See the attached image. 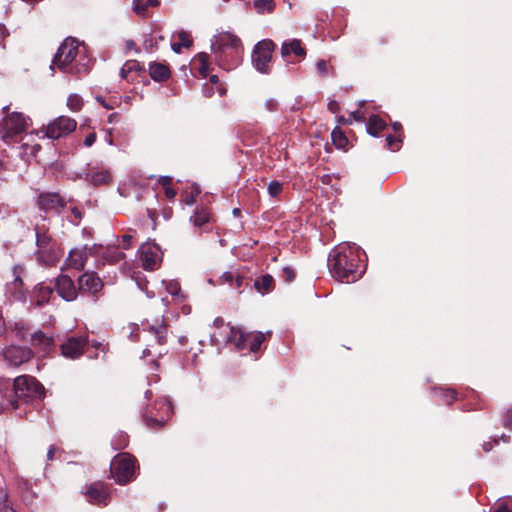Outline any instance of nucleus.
Wrapping results in <instances>:
<instances>
[{"mask_svg":"<svg viewBox=\"0 0 512 512\" xmlns=\"http://www.w3.org/2000/svg\"><path fill=\"white\" fill-rule=\"evenodd\" d=\"M78 283L79 290L87 291L92 294L98 293L103 287L101 279L93 272L81 275L78 279Z\"/></svg>","mask_w":512,"mask_h":512,"instance_id":"a211bd4d","label":"nucleus"},{"mask_svg":"<svg viewBox=\"0 0 512 512\" xmlns=\"http://www.w3.org/2000/svg\"><path fill=\"white\" fill-rule=\"evenodd\" d=\"M212 51L215 53L217 60L224 62V53L231 50V53L238 57L242 50V42L238 36L229 32L222 31L215 35L211 42Z\"/></svg>","mask_w":512,"mask_h":512,"instance_id":"20e7f679","label":"nucleus"},{"mask_svg":"<svg viewBox=\"0 0 512 512\" xmlns=\"http://www.w3.org/2000/svg\"><path fill=\"white\" fill-rule=\"evenodd\" d=\"M4 360L11 366H19L32 357L31 350L25 347L9 346L2 350Z\"/></svg>","mask_w":512,"mask_h":512,"instance_id":"f8f14e48","label":"nucleus"},{"mask_svg":"<svg viewBox=\"0 0 512 512\" xmlns=\"http://www.w3.org/2000/svg\"><path fill=\"white\" fill-rule=\"evenodd\" d=\"M219 283L228 284L231 288L238 290L239 293H242L243 289L249 284L242 269H234L222 273Z\"/></svg>","mask_w":512,"mask_h":512,"instance_id":"4468645a","label":"nucleus"},{"mask_svg":"<svg viewBox=\"0 0 512 512\" xmlns=\"http://www.w3.org/2000/svg\"><path fill=\"white\" fill-rule=\"evenodd\" d=\"M386 127V123L378 115H372L367 123V132L372 136H377L380 131Z\"/></svg>","mask_w":512,"mask_h":512,"instance_id":"bb28decb","label":"nucleus"},{"mask_svg":"<svg viewBox=\"0 0 512 512\" xmlns=\"http://www.w3.org/2000/svg\"><path fill=\"white\" fill-rule=\"evenodd\" d=\"M159 5L158 0H147L143 2V0H133V10L139 16H146V11L148 7H157Z\"/></svg>","mask_w":512,"mask_h":512,"instance_id":"cd10ccee","label":"nucleus"},{"mask_svg":"<svg viewBox=\"0 0 512 512\" xmlns=\"http://www.w3.org/2000/svg\"><path fill=\"white\" fill-rule=\"evenodd\" d=\"M504 425L506 427H511L512 426V410H508L506 415H505V418H504Z\"/></svg>","mask_w":512,"mask_h":512,"instance_id":"8fccbe9b","label":"nucleus"},{"mask_svg":"<svg viewBox=\"0 0 512 512\" xmlns=\"http://www.w3.org/2000/svg\"><path fill=\"white\" fill-rule=\"evenodd\" d=\"M170 182H171V178H170V177H163V178L161 179V183H162L164 186H166V185L170 184Z\"/></svg>","mask_w":512,"mask_h":512,"instance_id":"338daca9","label":"nucleus"},{"mask_svg":"<svg viewBox=\"0 0 512 512\" xmlns=\"http://www.w3.org/2000/svg\"><path fill=\"white\" fill-rule=\"evenodd\" d=\"M38 206L45 213H59L64 206L63 200L56 193H43L38 197Z\"/></svg>","mask_w":512,"mask_h":512,"instance_id":"f3484780","label":"nucleus"},{"mask_svg":"<svg viewBox=\"0 0 512 512\" xmlns=\"http://www.w3.org/2000/svg\"><path fill=\"white\" fill-rule=\"evenodd\" d=\"M134 280L136 282V284L138 285V287L144 291L148 297H153L154 294L153 293H150L149 290H148V282L145 280V278L140 275V273L138 274H135L134 275Z\"/></svg>","mask_w":512,"mask_h":512,"instance_id":"c9c22d12","label":"nucleus"},{"mask_svg":"<svg viewBox=\"0 0 512 512\" xmlns=\"http://www.w3.org/2000/svg\"><path fill=\"white\" fill-rule=\"evenodd\" d=\"M43 395V386L31 376H19L12 383L0 378V414L18 408V401Z\"/></svg>","mask_w":512,"mask_h":512,"instance_id":"f03ea898","label":"nucleus"},{"mask_svg":"<svg viewBox=\"0 0 512 512\" xmlns=\"http://www.w3.org/2000/svg\"><path fill=\"white\" fill-rule=\"evenodd\" d=\"M331 138H332L333 144L337 148H344L348 143L347 137L344 135V133L338 127H335L333 129V131L331 133Z\"/></svg>","mask_w":512,"mask_h":512,"instance_id":"2f4dec72","label":"nucleus"},{"mask_svg":"<svg viewBox=\"0 0 512 512\" xmlns=\"http://www.w3.org/2000/svg\"><path fill=\"white\" fill-rule=\"evenodd\" d=\"M439 396L445 403L450 404L456 399V392L451 389H440Z\"/></svg>","mask_w":512,"mask_h":512,"instance_id":"e433bc0d","label":"nucleus"},{"mask_svg":"<svg viewBox=\"0 0 512 512\" xmlns=\"http://www.w3.org/2000/svg\"><path fill=\"white\" fill-rule=\"evenodd\" d=\"M163 405L166 407L168 412L172 410V405L169 400H164Z\"/></svg>","mask_w":512,"mask_h":512,"instance_id":"69168bd1","label":"nucleus"},{"mask_svg":"<svg viewBox=\"0 0 512 512\" xmlns=\"http://www.w3.org/2000/svg\"><path fill=\"white\" fill-rule=\"evenodd\" d=\"M291 54L299 58H304L306 55L305 49L302 47V43L298 39L287 40L282 43L281 56L284 60L289 61Z\"/></svg>","mask_w":512,"mask_h":512,"instance_id":"6ab92c4d","label":"nucleus"},{"mask_svg":"<svg viewBox=\"0 0 512 512\" xmlns=\"http://www.w3.org/2000/svg\"><path fill=\"white\" fill-rule=\"evenodd\" d=\"M7 295H10V298L15 301L24 302L26 300V292L23 288L14 287L11 291L6 290Z\"/></svg>","mask_w":512,"mask_h":512,"instance_id":"f704fd0d","label":"nucleus"},{"mask_svg":"<svg viewBox=\"0 0 512 512\" xmlns=\"http://www.w3.org/2000/svg\"><path fill=\"white\" fill-rule=\"evenodd\" d=\"M96 138H97V136H96V134H95V133H90V134H88V135L85 137V139H84V145H85L86 147H90V146H92V145L95 143Z\"/></svg>","mask_w":512,"mask_h":512,"instance_id":"de8ad7c7","label":"nucleus"},{"mask_svg":"<svg viewBox=\"0 0 512 512\" xmlns=\"http://www.w3.org/2000/svg\"><path fill=\"white\" fill-rule=\"evenodd\" d=\"M96 100L101 103V105L106 108V109H112L113 106L112 105H109L102 97L98 96L96 97Z\"/></svg>","mask_w":512,"mask_h":512,"instance_id":"4d7b16f0","label":"nucleus"},{"mask_svg":"<svg viewBox=\"0 0 512 512\" xmlns=\"http://www.w3.org/2000/svg\"><path fill=\"white\" fill-rule=\"evenodd\" d=\"M284 273L289 281H292L295 278L294 271L289 267L284 268Z\"/></svg>","mask_w":512,"mask_h":512,"instance_id":"3c124183","label":"nucleus"},{"mask_svg":"<svg viewBox=\"0 0 512 512\" xmlns=\"http://www.w3.org/2000/svg\"><path fill=\"white\" fill-rule=\"evenodd\" d=\"M78 53V42L74 38H66L58 48L50 68L53 70L54 67H57L62 71H66L69 65L75 60Z\"/></svg>","mask_w":512,"mask_h":512,"instance_id":"6e6552de","label":"nucleus"},{"mask_svg":"<svg viewBox=\"0 0 512 512\" xmlns=\"http://www.w3.org/2000/svg\"><path fill=\"white\" fill-rule=\"evenodd\" d=\"M360 255V248L354 244L344 243L335 247L328 257L331 275L340 282L358 280L362 275L359 271Z\"/></svg>","mask_w":512,"mask_h":512,"instance_id":"f257e3e1","label":"nucleus"},{"mask_svg":"<svg viewBox=\"0 0 512 512\" xmlns=\"http://www.w3.org/2000/svg\"><path fill=\"white\" fill-rule=\"evenodd\" d=\"M182 47H184L181 43L177 42V43H173L171 45V48L172 50L175 52V53H180L181 50H182Z\"/></svg>","mask_w":512,"mask_h":512,"instance_id":"13d9d810","label":"nucleus"},{"mask_svg":"<svg viewBox=\"0 0 512 512\" xmlns=\"http://www.w3.org/2000/svg\"><path fill=\"white\" fill-rule=\"evenodd\" d=\"M125 48L127 51L134 50L136 48V44L133 40H127L125 42Z\"/></svg>","mask_w":512,"mask_h":512,"instance_id":"6e6d98bb","label":"nucleus"},{"mask_svg":"<svg viewBox=\"0 0 512 512\" xmlns=\"http://www.w3.org/2000/svg\"><path fill=\"white\" fill-rule=\"evenodd\" d=\"M87 261V252L85 249H72L66 259L68 267L75 270H83Z\"/></svg>","mask_w":512,"mask_h":512,"instance_id":"aec40b11","label":"nucleus"},{"mask_svg":"<svg viewBox=\"0 0 512 512\" xmlns=\"http://www.w3.org/2000/svg\"><path fill=\"white\" fill-rule=\"evenodd\" d=\"M254 287L261 294L268 293L274 287V279L271 275L266 274L255 280Z\"/></svg>","mask_w":512,"mask_h":512,"instance_id":"a878e982","label":"nucleus"},{"mask_svg":"<svg viewBox=\"0 0 512 512\" xmlns=\"http://www.w3.org/2000/svg\"><path fill=\"white\" fill-rule=\"evenodd\" d=\"M264 105L268 111H275L277 109V101L273 98L267 99Z\"/></svg>","mask_w":512,"mask_h":512,"instance_id":"49530a36","label":"nucleus"},{"mask_svg":"<svg viewBox=\"0 0 512 512\" xmlns=\"http://www.w3.org/2000/svg\"><path fill=\"white\" fill-rule=\"evenodd\" d=\"M316 68L320 76H325L328 73V66L325 60H319L316 63Z\"/></svg>","mask_w":512,"mask_h":512,"instance_id":"79ce46f5","label":"nucleus"},{"mask_svg":"<svg viewBox=\"0 0 512 512\" xmlns=\"http://www.w3.org/2000/svg\"><path fill=\"white\" fill-rule=\"evenodd\" d=\"M483 449H484V451H485V452H489V451L492 449V444H491V442H485V443L483 444Z\"/></svg>","mask_w":512,"mask_h":512,"instance_id":"0e129e2a","label":"nucleus"},{"mask_svg":"<svg viewBox=\"0 0 512 512\" xmlns=\"http://www.w3.org/2000/svg\"><path fill=\"white\" fill-rule=\"evenodd\" d=\"M339 106H338V103L336 101H330L328 103V109L331 111V112H336L338 110Z\"/></svg>","mask_w":512,"mask_h":512,"instance_id":"5fc2aeb1","label":"nucleus"},{"mask_svg":"<svg viewBox=\"0 0 512 512\" xmlns=\"http://www.w3.org/2000/svg\"><path fill=\"white\" fill-rule=\"evenodd\" d=\"M495 512H512L510 511L507 506H501L499 509H497Z\"/></svg>","mask_w":512,"mask_h":512,"instance_id":"774afa93","label":"nucleus"},{"mask_svg":"<svg viewBox=\"0 0 512 512\" xmlns=\"http://www.w3.org/2000/svg\"><path fill=\"white\" fill-rule=\"evenodd\" d=\"M338 122L340 124H351L352 123V119L351 118L345 119L344 117H341V118H339Z\"/></svg>","mask_w":512,"mask_h":512,"instance_id":"e2e57ef3","label":"nucleus"},{"mask_svg":"<svg viewBox=\"0 0 512 512\" xmlns=\"http://www.w3.org/2000/svg\"><path fill=\"white\" fill-rule=\"evenodd\" d=\"M149 74L155 81H164L170 77L168 66L162 63H151L149 65Z\"/></svg>","mask_w":512,"mask_h":512,"instance_id":"5701e85b","label":"nucleus"},{"mask_svg":"<svg viewBox=\"0 0 512 512\" xmlns=\"http://www.w3.org/2000/svg\"><path fill=\"white\" fill-rule=\"evenodd\" d=\"M32 344L38 346L43 352H48L53 346V339L42 332H36L32 336Z\"/></svg>","mask_w":512,"mask_h":512,"instance_id":"393cba45","label":"nucleus"},{"mask_svg":"<svg viewBox=\"0 0 512 512\" xmlns=\"http://www.w3.org/2000/svg\"><path fill=\"white\" fill-rule=\"evenodd\" d=\"M140 260L145 270L153 271L160 266L162 251L156 244L146 243L140 249Z\"/></svg>","mask_w":512,"mask_h":512,"instance_id":"9b49d317","label":"nucleus"},{"mask_svg":"<svg viewBox=\"0 0 512 512\" xmlns=\"http://www.w3.org/2000/svg\"><path fill=\"white\" fill-rule=\"evenodd\" d=\"M56 450H57V448L54 445L49 447V449L47 451V458H48V460H53L54 454H55Z\"/></svg>","mask_w":512,"mask_h":512,"instance_id":"864d4df0","label":"nucleus"},{"mask_svg":"<svg viewBox=\"0 0 512 512\" xmlns=\"http://www.w3.org/2000/svg\"><path fill=\"white\" fill-rule=\"evenodd\" d=\"M36 299L34 301V304L37 306V307H41L42 305H44L45 303L48 302L50 296L52 295L53 293V288L49 285H45V284H39L37 287H36Z\"/></svg>","mask_w":512,"mask_h":512,"instance_id":"b1692460","label":"nucleus"},{"mask_svg":"<svg viewBox=\"0 0 512 512\" xmlns=\"http://www.w3.org/2000/svg\"><path fill=\"white\" fill-rule=\"evenodd\" d=\"M85 495L90 503L103 506L108 504L110 497L107 486L102 482H94L87 486Z\"/></svg>","mask_w":512,"mask_h":512,"instance_id":"ddd939ff","label":"nucleus"},{"mask_svg":"<svg viewBox=\"0 0 512 512\" xmlns=\"http://www.w3.org/2000/svg\"><path fill=\"white\" fill-rule=\"evenodd\" d=\"M129 338L132 341H140L142 338L147 339L153 337L159 346L166 343L167 329L163 324L149 326L148 329L142 330L136 324L129 325Z\"/></svg>","mask_w":512,"mask_h":512,"instance_id":"1a4fd4ad","label":"nucleus"},{"mask_svg":"<svg viewBox=\"0 0 512 512\" xmlns=\"http://www.w3.org/2000/svg\"><path fill=\"white\" fill-rule=\"evenodd\" d=\"M77 127V122L68 116H59L50 122L45 128L47 138L57 140L72 133Z\"/></svg>","mask_w":512,"mask_h":512,"instance_id":"9d476101","label":"nucleus"},{"mask_svg":"<svg viewBox=\"0 0 512 512\" xmlns=\"http://www.w3.org/2000/svg\"><path fill=\"white\" fill-rule=\"evenodd\" d=\"M253 6L259 14L271 13L275 7L273 0H254Z\"/></svg>","mask_w":512,"mask_h":512,"instance_id":"c756f323","label":"nucleus"},{"mask_svg":"<svg viewBox=\"0 0 512 512\" xmlns=\"http://www.w3.org/2000/svg\"><path fill=\"white\" fill-rule=\"evenodd\" d=\"M24 269L22 266H14L13 268V274H14V280L7 284L6 290L11 291L12 288L18 287L23 288V281L21 279V274L23 273Z\"/></svg>","mask_w":512,"mask_h":512,"instance_id":"7c9ffc66","label":"nucleus"},{"mask_svg":"<svg viewBox=\"0 0 512 512\" xmlns=\"http://www.w3.org/2000/svg\"><path fill=\"white\" fill-rule=\"evenodd\" d=\"M211 215L207 209L197 210L191 217L190 221L195 227H202L204 224L210 222Z\"/></svg>","mask_w":512,"mask_h":512,"instance_id":"c85d7f7f","label":"nucleus"},{"mask_svg":"<svg viewBox=\"0 0 512 512\" xmlns=\"http://www.w3.org/2000/svg\"><path fill=\"white\" fill-rule=\"evenodd\" d=\"M387 147L393 151L398 150L400 148L401 139L388 135L386 137Z\"/></svg>","mask_w":512,"mask_h":512,"instance_id":"58836bf2","label":"nucleus"},{"mask_svg":"<svg viewBox=\"0 0 512 512\" xmlns=\"http://www.w3.org/2000/svg\"><path fill=\"white\" fill-rule=\"evenodd\" d=\"M136 459L127 453L119 454L111 461V474L120 485H125L136 477Z\"/></svg>","mask_w":512,"mask_h":512,"instance_id":"7ed1b4c3","label":"nucleus"},{"mask_svg":"<svg viewBox=\"0 0 512 512\" xmlns=\"http://www.w3.org/2000/svg\"><path fill=\"white\" fill-rule=\"evenodd\" d=\"M22 148L26 155L36 156L37 152L40 149V145L36 144V145L30 146V145H28V143H23Z\"/></svg>","mask_w":512,"mask_h":512,"instance_id":"ea45409f","label":"nucleus"},{"mask_svg":"<svg viewBox=\"0 0 512 512\" xmlns=\"http://www.w3.org/2000/svg\"><path fill=\"white\" fill-rule=\"evenodd\" d=\"M55 289L58 295L65 301H73L77 298L78 289L73 280L67 275H59L57 277Z\"/></svg>","mask_w":512,"mask_h":512,"instance_id":"dca6fc26","label":"nucleus"},{"mask_svg":"<svg viewBox=\"0 0 512 512\" xmlns=\"http://www.w3.org/2000/svg\"><path fill=\"white\" fill-rule=\"evenodd\" d=\"M274 49L275 44L270 39L261 40L254 46L251 61L258 72L263 74L270 72V63Z\"/></svg>","mask_w":512,"mask_h":512,"instance_id":"0eeeda50","label":"nucleus"},{"mask_svg":"<svg viewBox=\"0 0 512 512\" xmlns=\"http://www.w3.org/2000/svg\"><path fill=\"white\" fill-rule=\"evenodd\" d=\"M120 119V115L118 113H112L108 116V122L113 124L117 123Z\"/></svg>","mask_w":512,"mask_h":512,"instance_id":"603ef678","label":"nucleus"},{"mask_svg":"<svg viewBox=\"0 0 512 512\" xmlns=\"http://www.w3.org/2000/svg\"><path fill=\"white\" fill-rule=\"evenodd\" d=\"M165 194L168 198H174L175 195H176V192L174 189L170 188V187H167L166 190H165Z\"/></svg>","mask_w":512,"mask_h":512,"instance_id":"052dcab7","label":"nucleus"},{"mask_svg":"<svg viewBox=\"0 0 512 512\" xmlns=\"http://www.w3.org/2000/svg\"><path fill=\"white\" fill-rule=\"evenodd\" d=\"M166 290L171 296H173L177 299L183 298L180 284L177 281H174V280L169 281L166 284Z\"/></svg>","mask_w":512,"mask_h":512,"instance_id":"72a5a7b5","label":"nucleus"},{"mask_svg":"<svg viewBox=\"0 0 512 512\" xmlns=\"http://www.w3.org/2000/svg\"><path fill=\"white\" fill-rule=\"evenodd\" d=\"M229 341L238 351L250 350L257 352L265 341L266 335L262 332H244L239 328H231Z\"/></svg>","mask_w":512,"mask_h":512,"instance_id":"39448f33","label":"nucleus"},{"mask_svg":"<svg viewBox=\"0 0 512 512\" xmlns=\"http://www.w3.org/2000/svg\"><path fill=\"white\" fill-rule=\"evenodd\" d=\"M67 106L73 112H78L82 109L83 99L78 94H71L67 98Z\"/></svg>","mask_w":512,"mask_h":512,"instance_id":"473e14b6","label":"nucleus"},{"mask_svg":"<svg viewBox=\"0 0 512 512\" xmlns=\"http://www.w3.org/2000/svg\"><path fill=\"white\" fill-rule=\"evenodd\" d=\"M150 347L153 348L154 346L149 344L148 347H146L144 350H143V357H146V356H149V355H152L153 353L151 352L150 350Z\"/></svg>","mask_w":512,"mask_h":512,"instance_id":"680f3d73","label":"nucleus"},{"mask_svg":"<svg viewBox=\"0 0 512 512\" xmlns=\"http://www.w3.org/2000/svg\"><path fill=\"white\" fill-rule=\"evenodd\" d=\"M86 179L95 186L107 184L112 180V176L107 169H91L86 174Z\"/></svg>","mask_w":512,"mask_h":512,"instance_id":"412c9836","label":"nucleus"},{"mask_svg":"<svg viewBox=\"0 0 512 512\" xmlns=\"http://www.w3.org/2000/svg\"><path fill=\"white\" fill-rule=\"evenodd\" d=\"M36 236H37V239H36L37 245L41 248L46 247L50 238L46 234H41L39 232H37Z\"/></svg>","mask_w":512,"mask_h":512,"instance_id":"c03bdc74","label":"nucleus"},{"mask_svg":"<svg viewBox=\"0 0 512 512\" xmlns=\"http://www.w3.org/2000/svg\"><path fill=\"white\" fill-rule=\"evenodd\" d=\"M179 43H181L184 47L189 48L192 45V40L190 36L185 31H182L178 34Z\"/></svg>","mask_w":512,"mask_h":512,"instance_id":"a19ab883","label":"nucleus"},{"mask_svg":"<svg viewBox=\"0 0 512 512\" xmlns=\"http://www.w3.org/2000/svg\"><path fill=\"white\" fill-rule=\"evenodd\" d=\"M0 512H16L12 507H10L8 504L4 503L0 507Z\"/></svg>","mask_w":512,"mask_h":512,"instance_id":"bf43d9fd","label":"nucleus"},{"mask_svg":"<svg viewBox=\"0 0 512 512\" xmlns=\"http://www.w3.org/2000/svg\"><path fill=\"white\" fill-rule=\"evenodd\" d=\"M29 118L25 117L22 113L12 112L5 115L0 122V138L7 144H10L12 139L25 131L28 126Z\"/></svg>","mask_w":512,"mask_h":512,"instance_id":"423d86ee","label":"nucleus"},{"mask_svg":"<svg viewBox=\"0 0 512 512\" xmlns=\"http://www.w3.org/2000/svg\"><path fill=\"white\" fill-rule=\"evenodd\" d=\"M145 421L148 427L161 426L164 424L165 420L162 418L161 420L153 417L145 416Z\"/></svg>","mask_w":512,"mask_h":512,"instance_id":"37998d69","label":"nucleus"},{"mask_svg":"<svg viewBox=\"0 0 512 512\" xmlns=\"http://www.w3.org/2000/svg\"><path fill=\"white\" fill-rule=\"evenodd\" d=\"M144 68L140 65L136 60L127 61L122 68L120 69V76L122 79L133 81L134 79L131 77L133 73L140 74Z\"/></svg>","mask_w":512,"mask_h":512,"instance_id":"4be33fe9","label":"nucleus"},{"mask_svg":"<svg viewBox=\"0 0 512 512\" xmlns=\"http://www.w3.org/2000/svg\"><path fill=\"white\" fill-rule=\"evenodd\" d=\"M119 441H120V442H119L118 444H115V443L113 442L114 449H123V448H125V447L127 446V444H128V438H127V436H126V435H124V434L119 435Z\"/></svg>","mask_w":512,"mask_h":512,"instance_id":"a18cd8bd","label":"nucleus"},{"mask_svg":"<svg viewBox=\"0 0 512 512\" xmlns=\"http://www.w3.org/2000/svg\"><path fill=\"white\" fill-rule=\"evenodd\" d=\"M268 193L272 196V197H276L278 196L281 191H282V183H280L279 181H271L269 184H268Z\"/></svg>","mask_w":512,"mask_h":512,"instance_id":"4c0bfd02","label":"nucleus"},{"mask_svg":"<svg viewBox=\"0 0 512 512\" xmlns=\"http://www.w3.org/2000/svg\"><path fill=\"white\" fill-rule=\"evenodd\" d=\"M350 118L358 122H362L365 119L364 115L361 114L358 110L351 112Z\"/></svg>","mask_w":512,"mask_h":512,"instance_id":"09e8293b","label":"nucleus"},{"mask_svg":"<svg viewBox=\"0 0 512 512\" xmlns=\"http://www.w3.org/2000/svg\"><path fill=\"white\" fill-rule=\"evenodd\" d=\"M87 345V338L83 336L71 337L61 344V354L70 359L78 358L83 354Z\"/></svg>","mask_w":512,"mask_h":512,"instance_id":"2eb2a0df","label":"nucleus"}]
</instances>
